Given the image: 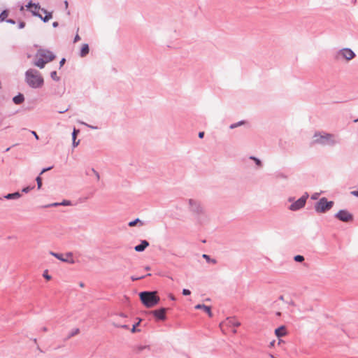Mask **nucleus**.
<instances>
[{
    "label": "nucleus",
    "instance_id": "47",
    "mask_svg": "<svg viewBox=\"0 0 358 358\" xmlns=\"http://www.w3.org/2000/svg\"><path fill=\"white\" fill-rule=\"evenodd\" d=\"M313 199H316V196H313Z\"/></svg>",
    "mask_w": 358,
    "mask_h": 358
},
{
    "label": "nucleus",
    "instance_id": "15",
    "mask_svg": "<svg viewBox=\"0 0 358 358\" xmlns=\"http://www.w3.org/2000/svg\"><path fill=\"white\" fill-rule=\"evenodd\" d=\"M149 245V243L145 241V240H143L141 241V244L136 245L135 247V250L136 252H142Z\"/></svg>",
    "mask_w": 358,
    "mask_h": 358
},
{
    "label": "nucleus",
    "instance_id": "40",
    "mask_svg": "<svg viewBox=\"0 0 358 358\" xmlns=\"http://www.w3.org/2000/svg\"><path fill=\"white\" fill-rule=\"evenodd\" d=\"M32 134L34 135L36 139H38V136L35 131H32Z\"/></svg>",
    "mask_w": 358,
    "mask_h": 358
},
{
    "label": "nucleus",
    "instance_id": "24",
    "mask_svg": "<svg viewBox=\"0 0 358 358\" xmlns=\"http://www.w3.org/2000/svg\"><path fill=\"white\" fill-rule=\"evenodd\" d=\"M79 332H80L79 329H74L72 332H71V333L69 334V335L68 336V338H71V337H73V336H76V335L78 334H79Z\"/></svg>",
    "mask_w": 358,
    "mask_h": 358
},
{
    "label": "nucleus",
    "instance_id": "42",
    "mask_svg": "<svg viewBox=\"0 0 358 358\" xmlns=\"http://www.w3.org/2000/svg\"><path fill=\"white\" fill-rule=\"evenodd\" d=\"M8 22H10V23H13V24H14V23H15V22H14L13 20H8Z\"/></svg>",
    "mask_w": 358,
    "mask_h": 358
},
{
    "label": "nucleus",
    "instance_id": "37",
    "mask_svg": "<svg viewBox=\"0 0 358 358\" xmlns=\"http://www.w3.org/2000/svg\"><path fill=\"white\" fill-rule=\"evenodd\" d=\"M203 136H204V132L203 131H201V132L199 133V137L200 138H202L203 137Z\"/></svg>",
    "mask_w": 358,
    "mask_h": 358
},
{
    "label": "nucleus",
    "instance_id": "20",
    "mask_svg": "<svg viewBox=\"0 0 358 358\" xmlns=\"http://www.w3.org/2000/svg\"><path fill=\"white\" fill-rule=\"evenodd\" d=\"M78 131H77L76 129H74L73 132L72 137H73V147H76L78 145V143H79V141L76 142V135H77Z\"/></svg>",
    "mask_w": 358,
    "mask_h": 358
},
{
    "label": "nucleus",
    "instance_id": "23",
    "mask_svg": "<svg viewBox=\"0 0 358 358\" xmlns=\"http://www.w3.org/2000/svg\"><path fill=\"white\" fill-rule=\"evenodd\" d=\"M140 322H141V320H139L138 322H137L136 324H135L133 326L132 329H131V331L132 333H136V332H139L140 331V329H137V327L139 325Z\"/></svg>",
    "mask_w": 358,
    "mask_h": 358
},
{
    "label": "nucleus",
    "instance_id": "11",
    "mask_svg": "<svg viewBox=\"0 0 358 358\" xmlns=\"http://www.w3.org/2000/svg\"><path fill=\"white\" fill-rule=\"evenodd\" d=\"M336 217L343 222H350L352 220V215L344 210H340L336 215Z\"/></svg>",
    "mask_w": 358,
    "mask_h": 358
},
{
    "label": "nucleus",
    "instance_id": "33",
    "mask_svg": "<svg viewBox=\"0 0 358 358\" xmlns=\"http://www.w3.org/2000/svg\"><path fill=\"white\" fill-rule=\"evenodd\" d=\"M33 187H24L23 189H22V192H24V193H27L30 189H31Z\"/></svg>",
    "mask_w": 358,
    "mask_h": 358
},
{
    "label": "nucleus",
    "instance_id": "29",
    "mask_svg": "<svg viewBox=\"0 0 358 358\" xmlns=\"http://www.w3.org/2000/svg\"><path fill=\"white\" fill-rule=\"evenodd\" d=\"M43 276L47 280H50L51 279V276L50 275H48V271H45L43 274Z\"/></svg>",
    "mask_w": 358,
    "mask_h": 358
},
{
    "label": "nucleus",
    "instance_id": "34",
    "mask_svg": "<svg viewBox=\"0 0 358 358\" xmlns=\"http://www.w3.org/2000/svg\"><path fill=\"white\" fill-rule=\"evenodd\" d=\"M144 276H140V277H131V280L133 281H135V280H140V279H142L143 278Z\"/></svg>",
    "mask_w": 358,
    "mask_h": 358
},
{
    "label": "nucleus",
    "instance_id": "1",
    "mask_svg": "<svg viewBox=\"0 0 358 358\" xmlns=\"http://www.w3.org/2000/svg\"><path fill=\"white\" fill-rule=\"evenodd\" d=\"M26 81L33 88H38L43 85V78L40 73L34 69H29L26 72Z\"/></svg>",
    "mask_w": 358,
    "mask_h": 358
},
{
    "label": "nucleus",
    "instance_id": "38",
    "mask_svg": "<svg viewBox=\"0 0 358 358\" xmlns=\"http://www.w3.org/2000/svg\"><path fill=\"white\" fill-rule=\"evenodd\" d=\"M352 194L358 196V191H352Z\"/></svg>",
    "mask_w": 358,
    "mask_h": 358
},
{
    "label": "nucleus",
    "instance_id": "27",
    "mask_svg": "<svg viewBox=\"0 0 358 358\" xmlns=\"http://www.w3.org/2000/svg\"><path fill=\"white\" fill-rule=\"evenodd\" d=\"M203 257L205 258L208 262H211L213 264L216 263V261L215 259H210L208 255H203Z\"/></svg>",
    "mask_w": 358,
    "mask_h": 358
},
{
    "label": "nucleus",
    "instance_id": "4",
    "mask_svg": "<svg viewBox=\"0 0 358 358\" xmlns=\"http://www.w3.org/2000/svg\"><path fill=\"white\" fill-rule=\"evenodd\" d=\"M26 6L28 9L30 10L33 15L39 17L44 22H48L52 18L51 13H48L43 8H41L37 4L30 2Z\"/></svg>",
    "mask_w": 358,
    "mask_h": 358
},
{
    "label": "nucleus",
    "instance_id": "44",
    "mask_svg": "<svg viewBox=\"0 0 358 358\" xmlns=\"http://www.w3.org/2000/svg\"><path fill=\"white\" fill-rule=\"evenodd\" d=\"M170 298L172 299V300H175V297L173 296H171Z\"/></svg>",
    "mask_w": 358,
    "mask_h": 358
},
{
    "label": "nucleus",
    "instance_id": "18",
    "mask_svg": "<svg viewBox=\"0 0 358 358\" xmlns=\"http://www.w3.org/2000/svg\"><path fill=\"white\" fill-rule=\"evenodd\" d=\"M21 194L19 192H15L12 194H8L5 196V198L7 199H15L20 198Z\"/></svg>",
    "mask_w": 358,
    "mask_h": 358
},
{
    "label": "nucleus",
    "instance_id": "30",
    "mask_svg": "<svg viewBox=\"0 0 358 358\" xmlns=\"http://www.w3.org/2000/svg\"><path fill=\"white\" fill-rule=\"evenodd\" d=\"M190 294H191V292L189 289H184L182 290V294L185 296L190 295Z\"/></svg>",
    "mask_w": 358,
    "mask_h": 358
},
{
    "label": "nucleus",
    "instance_id": "13",
    "mask_svg": "<svg viewBox=\"0 0 358 358\" xmlns=\"http://www.w3.org/2000/svg\"><path fill=\"white\" fill-rule=\"evenodd\" d=\"M195 309H202L204 312H206L208 315L209 317H212L213 316V313L211 312V309H210V306H207L206 305H203V304H198L196 306H195Z\"/></svg>",
    "mask_w": 358,
    "mask_h": 358
},
{
    "label": "nucleus",
    "instance_id": "17",
    "mask_svg": "<svg viewBox=\"0 0 358 358\" xmlns=\"http://www.w3.org/2000/svg\"><path fill=\"white\" fill-rule=\"evenodd\" d=\"M24 96L22 94H20L13 97V101L15 104H20L24 101Z\"/></svg>",
    "mask_w": 358,
    "mask_h": 358
},
{
    "label": "nucleus",
    "instance_id": "28",
    "mask_svg": "<svg viewBox=\"0 0 358 358\" xmlns=\"http://www.w3.org/2000/svg\"><path fill=\"white\" fill-rule=\"evenodd\" d=\"M50 76L55 80H57L59 79L57 76V72L56 71H52L51 73V74H50Z\"/></svg>",
    "mask_w": 358,
    "mask_h": 358
},
{
    "label": "nucleus",
    "instance_id": "22",
    "mask_svg": "<svg viewBox=\"0 0 358 358\" xmlns=\"http://www.w3.org/2000/svg\"><path fill=\"white\" fill-rule=\"evenodd\" d=\"M8 13L7 10H3L1 14H0V21L2 22L3 20H6V18L8 17Z\"/></svg>",
    "mask_w": 358,
    "mask_h": 358
},
{
    "label": "nucleus",
    "instance_id": "25",
    "mask_svg": "<svg viewBox=\"0 0 358 358\" xmlns=\"http://www.w3.org/2000/svg\"><path fill=\"white\" fill-rule=\"evenodd\" d=\"M36 182H37L38 189H40L42 186V179H41V176H38L36 178Z\"/></svg>",
    "mask_w": 358,
    "mask_h": 358
},
{
    "label": "nucleus",
    "instance_id": "41",
    "mask_svg": "<svg viewBox=\"0 0 358 358\" xmlns=\"http://www.w3.org/2000/svg\"><path fill=\"white\" fill-rule=\"evenodd\" d=\"M69 201H64L62 203V205H69Z\"/></svg>",
    "mask_w": 358,
    "mask_h": 358
},
{
    "label": "nucleus",
    "instance_id": "7",
    "mask_svg": "<svg viewBox=\"0 0 358 358\" xmlns=\"http://www.w3.org/2000/svg\"><path fill=\"white\" fill-rule=\"evenodd\" d=\"M334 205L333 201H328L324 197L320 199L315 205V210L318 213H324L330 210Z\"/></svg>",
    "mask_w": 358,
    "mask_h": 358
},
{
    "label": "nucleus",
    "instance_id": "45",
    "mask_svg": "<svg viewBox=\"0 0 358 358\" xmlns=\"http://www.w3.org/2000/svg\"><path fill=\"white\" fill-rule=\"evenodd\" d=\"M65 6H66V7L68 6V2L66 1H65Z\"/></svg>",
    "mask_w": 358,
    "mask_h": 358
},
{
    "label": "nucleus",
    "instance_id": "2",
    "mask_svg": "<svg viewBox=\"0 0 358 358\" xmlns=\"http://www.w3.org/2000/svg\"><path fill=\"white\" fill-rule=\"evenodd\" d=\"M55 58V56L52 52L46 50H40L36 55L34 64L40 69H43L47 63L52 61Z\"/></svg>",
    "mask_w": 358,
    "mask_h": 358
},
{
    "label": "nucleus",
    "instance_id": "16",
    "mask_svg": "<svg viewBox=\"0 0 358 358\" xmlns=\"http://www.w3.org/2000/svg\"><path fill=\"white\" fill-rule=\"evenodd\" d=\"M89 46L87 44H83L82 45V48H81V50H80V57H85L88 53H89Z\"/></svg>",
    "mask_w": 358,
    "mask_h": 358
},
{
    "label": "nucleus",
    "instance_id": "9",
    "mask_svg": "<svg viewBox=\"0 0 358 358\" xmlns=\"http://www.w3.org/2000/svg\"><path fill=\"white\" fill-rule=\"evenodd\" d=\"M50 255L56 257L57 259L61 260L64 262H68L70 264H74L75 261L73 258V255L71 252H67L65 255L55 253L53 252H50Z\"/></svg>",
    "mask_w": 358,
    "mask_h": 358
},
{
    "label": "nucleus",
    "instance_id": "14",
    "mask_svg": "<svg viewBox=\"0 0 358 358\" xmlns=\"http://www.w3.org/2000/svg\"><path fill=\"white\" fill-rule=\"evenodd\" d=\"M287 334V329L285 326H281L275 330V334L278 338L285 336Z\"/></svg>",
    "mask_w": 358,
    "mask_h": 358
},
{
    "label": "nucleus",
    "instance_id": "39",
    "mask_svg": "<svg viewBox=\"0 0 358 358\" xmlns=\"http://www.w3.org/2000/svg\"><path fill=\"white\" fill-rule=\"evenodd\" d=\"M65 63V59H62L61 61H60V66H63L64 64Z\"/></svg>",
    "mask_w": 358,
    "mask_h": 358
},
{
    "label": "nucleus",
    "instance_id": "36",
    "mask_svg": "<svg viewBox=\"0 0 358 358\" xmlns=\"http://www.w3.org/2000/svg\"><path fill=\"white\" fill-rule=\"evenodd\" d=\"M241 124H242V122H239V123L236 124H232V125H231V126H230V128H231V129H234V128H235L236 127H237V126H238V125H241Z\"/></svg>",
    "mask_w": 358,
    "mask_h": 358
},
{
    "label": "nucleus",
    "instance_id": "31",
    "mask_svg": "<svg viewBox=\"0 0 358 358\" xmlns=\"http://www.w3.org/2000/svg\"><path fill=\"white\" fill-rule=\"evenodd\" d=\"M251 159H253L256 162L257 165H258L259 166H261V162L259 159H258L255 157H251Z\"/></svg>",
    "mask_w": 358,
    "mask_h": 358
},
{
    "label": "nucleus",
    "instance_id": "6",
    "mask_svg": "<svg viewBox=\"0 0 358 358\" xmlns=\"http://www.w3.org/2000/svg\"><path fill=\"white\" fill-rule=\"evenodd\" d=\"M239 325L240 322L234 317H228L220 324L222 331L224 334L231 331L234 334L236 333V327Z\"/></svg>",
    "mask_w": 358,
    "mask_h": 358
},
{
    "label": "nucleus",
    "instance_id": "19",
    "mask_svg": "<svg viewBox=\"0 0 358 358\" xmlns=\"http://www.w3.org/2000/svg\"><path fill=\"white\" fill-rule=\"evenodd\" d=\"M137 224H139L141 226H143V222L142 221H141L138 218L136 219L134 221H131L129 223V227H134L136 226Z\"/></svg>",
    "mask_w": 358,
    "mask_h": 358
},
{
    "label": "nucleus",
    "instance_id": "21",
    "mask_svg": "<svg viewBox=\"0 0 358 358\" xmlns=\"http://www.w3.org/2000/svg\"><path fill=\"white\" fill-rule=\"evenodd\" d=\"M112 324H113V326H114L115 327H117V328H123V329H129V326L127 325V324H121L115 322H113Z\"/></svg>",
    "mask_w": 358,
    "mask_h": 358
},
{
    "label": "nucleus",
    "instance_id": "32",
    "mask_svg": "<svg viewBox=\"0 0 358 358\" xmlns=\"http://www.w3.org/2000/svg\"><path fill=\"white\" fill-rule=\"evenodd\" d=\"M80 36L77 34L76 35L75 38H74V41H73V42H74V43H76V42H78V41H80Z\"/></svg>",
    "mask_w": 358,
    "mask_h": 358
},
{
    "label": "nucleus",
    "instance_id": "5",
    "mask_svg": "<svg viewBox=\"0 0 358 358\" xmlns=\"http://www.w3.org/2000/svg\"><path fill=\"white\" fill-rule=\"evenodd\" d=\"M314 140L313 142L315 143L325 145H334L336 143L334 136L331 134L325 133V132H318L314 134Z\"/></svg>",
    "mask_w": 358,
    "mask_h": 358
},
{
    "label": "nucleus",
    "instance_id": "35",
    "mask_svg": "<svg viewBox=\"0 0 358 358\" xmlns=\"http://www.w3.org/2000/svg\"><path fill=\"white\" fill-rule=\"evenodd\" d=\"M52 169V167H49V168H46V169H44L42 170V171L41 172L40 175L43 174V173L50 170Z\"/></svg>",
    "mask_w": 358,
    "mask_h": 358
},
{
    "label": "nucleus",
    "instance_id": "26",
    "mask_svg": "<svg viewBox=\"0 0 358 358\" xmlns=\"http://www.w3.org/2000/svg\"><path fill=\"white\" fill-rule=\"evenodd\" d=\"M294 260L296 262H301L304 260V257L301 255H296L294 257Z\"/></svg>",
    "mask_w": 358,
    "mask_h": 358
},
{
    "label": "nucleus",
    "instance_id": "8",
    "mask_svg": "<svg viewBox=\"0 0 358 358\" xmlns=\"http://www.w3.org/2000/svg\"><path fill=\"white\" fill-rule=\"evenodd\" d=\"M355 57V52L350 48H343L337 53V59L343 58L348 61L352 59Z\"/></svg>",
    "mask_w": 358,
    "mask_h": 358
},
{
    "label": "nucleus",
    "instance_id": "43",
    "mask_svg": "<svg viewBox=\"0 0 358 358\" xmlns=\"http://www.w3.org/2000/svg\"><path fill=\"white\" fill-rule=\"evenodd\" d=\"M53 26H54V27L57 26V22H54V23H53Z\"/></svg>",
    "mask_w": 358,
    "mask_h": 358
},
{
    "label": "nucleus",
    "instance_id": "10",
    "mask_svg": "<svg viewBox=\"0 0 358 358\" xmlns=\"http://www.w3.org/2000/svg\"><path fill=\"white\" fill-rule=\"evenodd\" d=\"M308 194L303 195L300 199H299L296 201H295L294 203H292L290 206L289 209L291 210H297L303 208L306 204V199H308Z\"/></svg>",
    "mask_w": 358,
    "mask_h": 358
},
{
    "label": "nucleus",
    "instance_id": "46",
    "mask_svg": "<svg viewBox=\"0 0 358 358\" xmlns=\"http://www.w3.org/2000/svg\"><path fill=\"white\" fill-rule=\"evenodd\" d=\"M145 269L148 271V270H150V267L149 266H146Z\"/></svg>",
    "mask_w": 358,
    "mask_h": 358
},
{
    "label": "nucleus",
    "instance_id": "3",
    "mask_svg": "<svg viewBox=\"0 0 358 358\" xmlns=\"http://www.w3.org/2000/svg\"><path fill=\"white\" fill-rule=\"evenodd\" d=\"M139 295L142 303L148 308L155 306L159 301V297L155 292H143Z\"/></svg>",
    "mask_w": 358,
    "mask_h": 358
},
{
    "label": "nucleus",
    "instance_id": "12",
    "mask_svg": "<svg viewBox=\"0 0 358 358\" xmlns=\"http://www.w3.org/2000/svg\"><path fill=\"white\" fill-rule=\"evenodd\" d=\"M166 308H160L159 310H155L152 311V313L159 320H165L166 318Z\"/></svg>",
    "mask_w": 358,
    "mask_h": 358
}]
</instances>
